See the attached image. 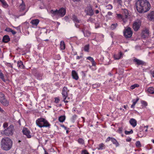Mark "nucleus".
Returning a JSON list of instances; mask_svg holds the SVG:
<instances>
[{"mask_svg": "<svg viewBox=\"0 0 154 154\" xmlns=\"http://www.w3.org/2000/svg\"><path fill=\"white\" fill-rule=\"evenodd\" d=\"M139 85L137 84H135L133 85H131V89H133L136 87H139Z\"/></svg>", "mask_w": 154, "mask_h": 154, "instance_id": "31", "label": "nucleus"}, {"mask_svg": "<svg viewBox=\"0 0 154 154\" xmlns=\"http://www.w3.org/2000/svg\"><path fill=\"white\" fill-rule=\"evenodd\" d=\"M123 14H124L125 17L127 18L128 17V10L126 9H124L123 10Z\"/></svg>", "mask_w": 154, "mask_h": 154, "instance_id": "23", "label": "nucleus"}, {"mask_svg": "<svg viewBox=\"0 0 154 154\" xmlns=\"http://www.w3.org/2000/svg\"><path fill=\"white\" fill-rule=\"evenodd\" d=\"M2 40L3 42L7 43L10 41V38L8 35H6L3 37Z\"/></svg>", "mask_w": 154, "mask_h": 154, "instance_id": "13", "label": "nucleus"}, {"mask_svg": "<svg viewBox=\"0 0 154 154\" xmlns=\"http://www.w3.org/2000/svg\"><path fill=\"white\" fill-rule=\"evenodd\" d=\"M0 78L4 82H5V79L4 78V76L2 73V72L1 70H0Z\"/></svg>", "mask_w": 154, "mask_h": 154, "instance_id": "29", "label": "nucleus"}, {"mask_svg": "<svg viewBox=\"0 0 154 154\" xmlns=\"http://www.w3.org/2000/svg\"><path fill=\"white\" fill-rule=\"evenodd\" d=\"M85 12L87 15L90 16L93 15L94 14L92 7L90 5H88L85 9Z\"/></svg>", "mask_w": 154, "mask_h": 154, "instance_id": "7", "label": "nucleus"}, {"mask_svg": "<svg viewBox=\"0 0 154 154\" xmlns=\"http://www.w3.org/2000/svg\"><path fill=\"white\" fill-rule=\"evenodd\" d=\"M91 62L92 63V64L93 66H94L95 65V63L94 60L92 61Z\"/></svg>", "mask_w": 154, "mask_h": 154, "instance_id": "54", "label": "nucleus"}, {"mask_svg": "<svg viewBox=\"0 0 154 154\" xmlns=\"http://www.w3.org/2000/svg\"><path fill=\"white\" fill-rule=\"evenodd\" d=\"M82 154H89L86 150H84L82 151Z\"/></svg>", "mask_w": 154, "mask_h": 154, "instance_id": "42", "label": "nucleus"}, {"mask_svg": "<svg viewBox=\"0 0 154 154\" xmlns=\"http://www.w3.org/2000/svg\"><path fill=\"white\" fill-rule=\"evenodd\" d=\"M147 92L151 94H154V88L152 87L149 88L147 90Z\"/></svg>", "mask_w": 154, "mask_h": 154, "instance_id": "22", "label": "nucleus"}, {"mask_svg": "<svg viewBox=\"0 0 154 154\" xmlns=\"http://www.w3.org/2000/svg\"><path fill=\"white\" fill-rule=\"evenodd\" d=\"M83 33L85 36H88L91 34L90 32L88 31H86V34H85V32H83Z\"/></svg>", "mask_w": 154, "mask_h": 154, "instance_id": "34", "label": "nucleus"}, {"mask_svg": "<svg viewBox=\"0 0 154 154\" xmlns=\"http://www.w3.org/2000/svg\"><path fill=\"white\" fill-rule=\"evenodd\" d=\"M36 125L39 127H49L50 124L45 119L43 118L38 119L36 121Z\"/></svg>", "mask_w": 154, "mask_h": 154, "instance_id": "3", "label": "nucleus"}, {"mask_svg": "<svg viewBox=\"0 0 154 154\" xmlns=\"http://www.w3.org/2000/svg\"><path fill=\"white\" fill-rule=\"evenodd\" d=\"M44 150H45V154H48V153L46 152V150L44 149Z\"/></svg>", "mask_w": 154, "mask_h": 154, "instance_id": "60", "label": "nucleus"}, {"mask_svg": "<svg viewBox=\"0 0 154 154\" xmlns=\"http://www.w3.org/2000/svg\"><path fill=\"white\" fill-rule=\"evenodd\" d=\"M0 111L2 112H4V111L0 107Z\"/></svg>", "mask_w": 154, "mask_h": 154, "instance_id": "56", "label": "nucleus"}, {"mask_svg": "<svg viewBox=\"0 0 154 154\" xmlns=\"http://www.w3.org/2000/svg\"><path fill=\"white\" fill-rule=\"evenodd\" d=\"M11 32H12V34L13 35H15V34L16 33V32L15 31H14L12 29L11 30Z\"/></svg>", "mask_w": 154, "mask_h": 154, "instance_id": "51", "label": "nucleus"}, {"mask_svg": "<svg viewBox=\"0 0 154 154\" xmlns=\"http://www.w3.org/2000/svg\"><path fill=\"white\" fill-rule=\"evenodd\" d=\"M134 61L137 63V64L138 65H143L144 62L142 60H139L137 58H135L134 60Z\"/></svg>", "mask_w": 154, "mask_h": 154, "instance_id": "16", "label": "nucleus"}, {"mask_svg": "<svg viewBox=\"0 0 154 154\" xmlns=\"http://www.w3.org/2000/svg\"><path fill=\"white\" fill-rule=\"evenodd\" d=\"M0 2L2 4L3 7L5 8H7L8 7V5L7 4L6 2L4 0H0Z\"/></svg>", "mask_w": 154, "mask_h": 154, "instance_id": "18", "label": "nucleus"}, {"mask_svg": "<svg viewBox=\"0 0 154 154\" xmlns=\"http://www.w3.org/2000/svg\"><path fill=\"white\" fill-rule=\"evenodd\" d=\"M117 26L118 24L117 23L112 24L110 28L112 30H113L115 29Z\"/></svg>", "mask_w": 154, "mask_h": 154, "instance_id": "24", "label": "nucleus"}, {"mask_svg": "<svg viewBox=\"0 0 154 154\" xmlns=\"http://www.w3.org/2000/svg\"><path fill=\"white\" fill-rule=\"evenodd\" d=\"M129 122L131 125L134 127H135L137 125V122L136 120L134 119H130L129 121Z\"/></svg>", "mask_w": 154, "mask_h": 154, "instance_id": "12", "label": "nucleus"}, {"mask_svg": "<svg viewBox=\"0 0 154 154\" xmlns=\"http://www.w3.org/2000/svg\"><path fill=\"white\" fill-rule=\"evenodd\" d=\"M74 2H79V1L80 0H72Z\"/></svg>", "mask_w": 154, "mask_h": 154, "instance_id": "59", "label": "nucleus"}, {"mask_svg": "<svg viewBox=\"0 0 154 154\" xmlns=\"http://www.w3.org/2000/svg\"><path fill=\"white\" fill-rule=\"evenodd\" d=\"M60 49L62 50H64L65 49V45L63 41H62L60 42Z\"/></svg>", "mask_w": 154, "mask_h": 154, "instance_id": "21", "label": "nucleus"}, {"mask_svg": "<svg viewBox=\"0 0 154 154\" xmlns=\"http://www.w3.org/2000/svg\"><path fill=\"white\" fill-rule=\"evenodd\" d=\"M1 102L3 105L7 106L9 104V102L8 101L5 97L4 98V99L2 100Z\"/></svg>", "mask_w": 154, "mask_h": 154, "instance_id": "14", "label": "nucleus"}, {"mask_svg": "<svg viewBox=\"0 0 154 154\" xmlns=\"http://www.w3.org/2000/svg\"><path fill=\"white\" fill-rule=\"evenodd\" d=\"M114 2L115 3H117L121 5L122 2V0H114Z\"/></svg>", "mask_w": 154, "mask_h": 154, "instance_id": "33", "label": "nucleus"}, {"mask_svg": "<svg viewBox=\"0 0 154 154\" xmlns=\"http://www.w3.org/2000/svg\"><path fill=\"white\" fill-rule=\"evenodd\" d=\"M65 119V116H62L59 118V121L61 122H63Z\"/></svg>", "mask_w": 154, "mask_h": 154, "instance_id": "26", "label": "nucleus"}, {"mask_svg": "<svg viewBox=\"0 0 154 154\" xmlns=\"http://www.w3.org/2000/svg\"><path fill=\"white\" fill-rule=\"evenodd\" d=\"M111 141L113 143V144H114L116 145V146H118L119 145V144L118 142H117L116 140L113 138H111Z\"/></svg>", "mask_w": 154, "mask_h": 154, "instance_id": "25", "label": "nucleus"}, {"mask_svg": "<svg viewBox=\"0 0 154 154\" xmlns=\"http://www.w3.org/2000/svg\"><path fill=\"white\" fill-rule=\"evenodd\" d=\"M89 50V45H85L84 48V50L85 51L87 52H88Z\"/></svg>", "mask_w": 154, "mask_h": 154, "instance_id": "32", "label": "nucleus"}, {"mask_svg": "<svg viewBox=\"0 0 154 154\" xmlns=\"http://www.w3.org/2000/svg\"><path fill=\"white\" fill-rule=\"evenodd\" d=\"M141 103L143 106H146L147 105V102L144 101L143 100L141 101Z\"/></svg>", "mask_w": 154, "mask_h": 154, "instance_id": "40", "label": "nucleus"}, {"mask_svg": "<svg viewBox=\"0 0 154 154\" xmlns=\"http://www.w3.org/2000/svg\"><path fill=\"white\" fill-rule=\"evenodd\" d=\"M137 103V102L135 101L134 102L133 104H134V105H135V104L136 103Z\"/></svg>", "mask_w": 154, "mask_h": 154, "instance_id": "62", "label": "nucleus"}, {"mask_svg": "<svg viewBox=\"0 0 154 154\" xmlns=\"http://www.w3.org/2000/svg\"><path fill=\"white\" fill-rule=\"evenodd\" d=\"M67 87H64L62 89V94L63 98V101L65 103H67L68 101L66 100L67 96V92L69 91L67 90Z\"/></svg>", "mask_w": 154, "mask_h": 154, "instance_id": "8", "label": "nucleus"}, {"mask_svg": "<svg viewBox=\"0 0 154 154\" xmlns=\"http://www.w3.org/2000/svg\"><path fill=\"white\" fill-rule=\"evenodd\" d=\"M106 7L107 8V9H111L112 8V6L110 4L106 6Z\"/></svg>", "mask_w": 154, "mask_h": 154, "instance_id": "44", "label": "nucleus"}, {"mask_svg": "<svg viewBox=\"0 0 154 154\" xmlns=\"http://www.w3.org/2000/svg\"><path fill=\"white\" fill-rule=\"evenodd\" d=\"M140 27V24L139 23L135 22L133 24V28L135 31H137Z\"/></svg>", "mask_w": 154, "mask_h": 154, "instance_id": "10", "label": "nucleus"}, {"mask_svg": "<svg viewBox=\"0 0 154 154\" xmlns=\"http://www.w3.org/2000/svg\"><path fill=\"white\" fill-rule=\"evenodd\" d=\"M17 66L19 68H23L24 66L23 63L21 61H19L17 62Z\"/></svg>", "mask_w": 154, "mask_h": 154, "instance_id": "17", "label": "nucleus"}, {"mask_svg": "<svg viewBox=\"0 0 154 154\" xmlns=\"http://www.w3.org/2000/svg\"><path fill=\"white\" fill-rule=\"evenodd\" d=\"M78 142L80 144H83L84 143V141L82 138H79L78 140Z\"/></svg>", "mask_w": 154, "mask_h": 154, "instance_id": "35", "label": "nucleus"}, {"mask_svg": "<svg viewBox=\"0 0 154 154\" xmlns=\"http://www.w3.org/2000/svg\"><path fill=\"white\" fill-rule=\"evenodd\" d=\"M22 3L20 5V7L21 10H23L25 8V5L23 2V1L22 0Z\"/></svg>", "mask_w": 154, "mask_h": 154, "instance_id": "27", "label": "nucleus"}, {"mask_svg": "<svg viewBox=\"0 0 154 154\" xmlns=\"http://www.w3.org/2000/svg\"><path fill=\"white\" fill-rule=\"evenodd\" d=\"M28 138H30L31 137V135H26Z\"/></svg>", "mask_w": 154, "mask_h": 154, "instance_id": "57", "label": "nucleus"}, {"mask_svg": "<svg viewBox=\"0 0 154 154\" xmlns=\"http://www.w3.org/2000/svg\"><path fill=\"white\" fill-rule=\"evenodd\" d=\"M11 29L9 28H7L5 29V31L8 32H11Z\"/></svg>", "mask_w": 154, "mask_h": 154, "instance_id": "47", "label": "nucleus"}, {"mask_svg": "<svg viewBox=\"0 0 154 154\" xmlns=\"http://www.w3.org/2000/svg\"><path fill=\"white\" fill-rule=\"evenodd\" d=\"M99 11H98V10H96V11H95V13H96V14H97L98 13H99Z\"/></svg>", "mask_w": 154, "mask_h": 154, "instance_id": "58", "label": "nucleus"}, {"mask_svg": "<svg viewBox=\"0 0 154 154\" xmlns=\"http://www.w3.org/2000/svg\"><path fill=\"white\" fill-rule=\"evenodd\" d=\"M122 55V54L121 52H120L119 54H118L115 55H114V58L116 60H119L120 58Z\"/></svg>", "mask_w": 154, "mask_h": 154, "instance_id": "19", "label": "nucleus"}, {"mask_svg": "<svg viewBox=\"0 0 154 154\" xmlns=\"http://www.w3.org/2000/svg\"><path fill=\"white\" fill-rule=\"evenodd\" d=\"M136 146L137 147H140L141 146V144L140 141H138L136 142Z\"/></svg>", "mask_w": 154, "mask_h": 154, "instance_id": "37", "label": "nucleus"}, {"mask_svg": "<svg viewBox=\"0 0 154 154\" xmlns=\"http://www.w3.org/2000/svg\"><path fill=\"white\" fill-rule=\"evenodd\" d=\"M131 138H127L126 139V140L127 142H130L131 141Z\"/></svg>", "mask_w": 154, "mask_h": 154, "instance_id": "53", "label": "nucleus"}, {"mask_svg": "<svg viewBox=\"0 0 154 154\" xmlns=\"http://www.w3.org/2000/svg\"><path fill=\"white\" fill-rule=\"evenodd\" d=\"M133 133V131L132 130H131L130 131H125V133L126 134H132Z\"/></svg>", "mask_w": 154, "mask_h": 154, "instance_id": "36", "label": "nucleus"}, {"mask_svg": "<svg viewBox=\"0 0 154 154\" xmlns=\"http://www.w3.org/2000/svg\"><path fill=\"white\" fill-rule=\"evenodd\" d=\"M142 32H143V33L146 34V35H148L149 33V32L148 30L146 29L144 30H143Z\"/></svg>", "mask_w": 154, "mask_h": 154, "instance_id": "38", "label": "nucleus"}, {"mask_svg": "<svg viewBox=\"0 0 154 154\" xmlns=\"http://www.w3.org/2000/svg\"><path fill=\"white\" fill-rule=\"evenodd\" d=\"M112 13L110 12H108L107 14L109 15H112Z\"/></svg>", "mask_w": 154, "mask_h": 154, "instance_id": "55", "label": "nucleus"}, {"mask_svg": "<svg viewBox=\"0 0 154 154\" xmlns=\"http://www.w3.org/2000/svg\"><path fill=\"white\" fill-rule=\"evenodd\" d=\"M152 76L153 77H154V70L153 71V72L152 73Z\"/></svg>", "mask_w": 154, "mask_h": 154, "instance_id": "64", "label": "nucleus"}, {"mask_svg": "<svg viewBox=\"0 0 154 154\" xmlns=\"http://www.w3.org/2000/svg\"><path fill=\"white\" fill-rule=\"evenodd\" d=\"M13 142L8 137L3 138L1 141L0 146L3 150L7 151L10 150L12 147Z\"/></svg>", "mask_w": 154, "mask_h": 154, "instance_id": "2", "label": "nucleus"}, {"mask_svg": "<svg viewBox=\"0 0 154 154\" xmlns=\"http://www.w3.org/2000/svg\"><path fill=\"white\" fill-rule=\"evenodd\" d=\"M148 35H146V34L143 33V32H142L141 33V37L143 38H145L146 36Z\"/></svg>", "mask_w": 154, "mask_h": 154, "instance_id": "49", "label": "nucleus"}, {"mask_svg": "<svg viewBox=\"0 0 154 154\" xmlns=\"http://www.w3.org/2000/svg\"><path fill=\"white\" fill-rule=\"evenodd\" d=\"M104 145L103 143H102L100 144L99 145V148H98V149L99 150L102 149H103V147H104Z\"/></svg>", "mask_w": 154, "mask_h": 154, "instance_id": "39", "label": "nucleus"}, {"mask_svg": "<svg viewBox=\"0 0 154 154\" xmlns=\"http://www.w3.org/2000/svg\"><path fill=\"white\" fill-rule=\"evenodd\" d=\"M148 19L150 21H154V11L151 12L147 15Z\"/></svg>", "mask_w": 154, "mask_h": 154, "instance_id": "9", "label": "nucleus"}, {"mask_svg": "<svg viewBox=\"0 0 154 154\" xmlns=\"http://www.w3.org/2000/svg\"><path fill=\"white\" fill-rule=\"evenodd\" d=\"M124 35L126 38H130L131 37L132 35V32L130 27H128L124 31Z\"/></svg>", "mask_w": 154, "mask_h": 154, "instance_id": "6", "label": "nucleus"}, {"mask_svg": "<svg viewBox=\"0 0 154 154\" xmlns=\"http://www.w3.org/2000/svg\"><path fill=\"white\" fill-rule=\"evenodd\" d=\"M72 76L73 79L77 80L79 79L77 73L75 70H72Z\"/></svg>", "mask_w": 154, "mask_h": 154, "instance_id": "11", "label": "nucleus"}, {"mask_svg": "<svg viewBox=\"0 0 154 154\" xmlns=\"http://www.w3.org/2000/svg\"><path fill=\"white\" fill-rule=\"evenodd\" d=\"M117 17L119 19H123V16L120 14H117Z\"/></svg>", "mask_w": 154, "mask_h": 154, "instance_id": "41", "label": "nucleus"}, {"mask_svg": "<svg viewBox=\"0 0 154 154\" xmlns=\"http://www.w3.org/2000/svg\"><path fill=\"white\" fill-rule=\"evenodd\" d=\"M6 65L7 66H10L12 68L13 67L12 65L10 63H6Z\"/></svg>", "mask_w": 154, "mask_h": 154, "instance_id": "50", "label": "nucleus"}, {"mask_svg": "<svg viewBox=\"0 0 154 154\" xmlns=\"http://www.w3.org/2000/svg\"><path fill=\"white\" fill-rule=\"evenodd\" d=\"M72 19L74 21L76 22V23L79 22V20L78 19L77 17L74 15L72 16Z\"/></svg>", "mask_w": 154, "mask_h": 154, "instance_id": "28", "label": "nucleus"}, {"mask_svg": "<svg viewBox=\"0 0 154 154\" xmlns=\"http://www.w3.org/2000/svg\"><path fill=\"white\" fill-rule=\"evenodd\" d=\"M51 11L54 15H57L61 17H63L65 15L66 13V10L63 8H60L59 10H56L55 11H53V10H51Z\"/></svg>", "mask_w": 154, "mask_h": 154, "instance_id": "4", "label": "nucleus"}, {"mask_svg": "<svg viewBox=\"0 0 154 154\" xmlns=\"http://www.w3.org/2000/svg\"><path fill=\"white\" fill-rule=\"evenodd\" d=\"M150 5L147 0H138L136 3L137 11L140 13L146 12L150 9Z\"/></svg>", "mask_w": 154, "mask_h": 154, "instance_id": "1", "label": "nucleus"}, {"mask_svg": "<svg viewBox=\"0 0 154 154\" xmlns=\"http://www.w3.org/2000/svg\"><path fill=\"white\" fill-rule=\"evenodd\" d=\"M122 128H120L118 130V131L119 134H121L122 133Z\"/></svg>", "mask_w": 154, "mask_h": 154, "instance_id": "46", "label": "nucleus"}, {"mask_svg": "<svg viewBox=\"0 0 154 154\" xmlns=\"http://www.w3.org/2000/svg\"><path fill=\"white\" fill-rule=\"evenodd\" d=\"M112 138V137H108V138H107V139H106V142H107V141H109V140H111V138Z\"/></svg>", "mask_w": 154, "mask_h": 154, "instance_id": "52", "label": "nucleus"}, {"mask_svg": "<svg viewBox=\"0 0 154 154\" xmlns=\"http://www.w3.org/2000/svg\"><path fill=\"white\" fill-rule=\"evenodd\" d=\"M15 131L14 126L13 125H11L4 130V134L5 135H13Z\"/></svg>", "mask_w": 154, "mask_h": 154, "instance_id": "5", "label": "nucleus"}, {"mask_svg": "<svg viewBox=\"0 0 154 154\" xmlns=\"http://www.w3.org/2000/svg\"><path fill=\"white\" fill-rule=\"evenodd\" d=\"M18 122V123H19V125H21V124H20V120H19Z\"/></svg>", "mask_w": 154, "mask_h": 154, "instance_id": "61", "label": "nucleus"}, {"mask_svg": "<svg viewBox=\"0 0 154 154\" xmlns=\"http://www.w3.org/2000/svg\"><path fill=\"white\" fill-rule=\"evenodd\" d=\"M8 125L7 122H5L3 124V127L4 128H7Z\"/></svg>", "mask_w": 154, "mask_h": 154, "instance_id": "43", "label": "nucleus"}, {"mask_svg": "<svg viewBox=\"0 0 154 154\" xmlns=\"http://www.w3.org/2000/svg\"><path fill=\"white\" fill-rule=\"evenodd\" d=\"M139 100V98L138 97L137 98L136 101L137 102Z\"/></svg>", "mask_w": 154, "mask_h": 154, "instance_id": "63", "label": "nucleus"}, {"mask_svg": "<svg viewBox=\"0 0 154 154\" xmlns=\"http://www.w3.org/2000/svg\"><path fill=\"white\" fill-rule=\"evenodd\" d=\"M24 135H29L30 131L26 128H24L22 131Z\"/></svg>", "mask_w": 154, "mask_h": 154, "instance_id": "15", "label": "nucleus"}, {"mask_svg": "<svg viewBox=\"0 0 154 154\" xmlns=\"http://www.w3.org/2000/svg\"><path fill=\"white\" fill-rule=\"evenodd\" d=\"M5 97L4 94L0 92V102L2 101Z\"/></svg>", "mask_w": 154, "mask_h": 154, "instance_id": "30", "label": "nucleus"}, {"mask_svg": "<svg viewBox=\"0 0 154 154\" xmlns=\"http://www.w3.org/2000/svg\"><path fill=\"white\" fill-rule=\"evenodd\" d=\"M87 59L88 60H89L91 61V62L94 60V59H93V58L90 57H87Z\"/></svg>", "mask_w": 154, "mask_h": 154, "instance_id": "48", "label": "nucleus"}, {"mask_svg": "<svg viewBox=\"0 0 154 154\" xmlns=\"http://www.w3.org/2000/svg\"><path fill=\"white\" fill-rule=\"evenodd\" d=\"M39 22V20L38 19H35L32 20L31 23L33 25L37 26Z\"/></svg>", "mask_w": 154, "mask_h": 154, "instance_id": "20", "label": "nucleus"}, {"mask_svg": "<svg viewBox=\"0 0 154 154\" xmlns=\"http://www.w3.org/2000/svg\"><path fill=\"white\" fill-rule=\"evenodd\" d=\"M55 102L56 103H58L60 100L59 99L58 97L55 98Z\"/></svg>", "mask_w": 154, "mask_h": 154, "instance_id": "45", "label": "nucleus"}]
</instances>
